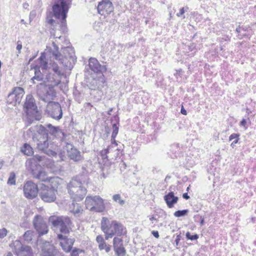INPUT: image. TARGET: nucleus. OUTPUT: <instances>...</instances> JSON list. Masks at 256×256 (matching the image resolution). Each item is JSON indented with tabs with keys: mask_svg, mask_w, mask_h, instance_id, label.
<instances>
[{
	"mask_svg": "<svg viewBox=\"0 0 256 256\" xmlns=\"http://www.w3.org/2000/svg\"><path fill=\"white\" fill-rule=\"evenodd\" d=\"M31 134L32 141L36 148L42 151L46 150L48 146V134H54L56 132V128L51 124H48L46 126L42 125H36L30 127L28 130Z\"/></svg>",
	"mask_w": 256,
	"mask_h": 256,
	"instance_id": "nucleus-1",
	"label": "nucleus"
},
{
	"mask_svg": "<svg viewBox=\"0 0 256 256\" xmlns=\"http://www.w3.org/2000/svg\"><path fill=\"white\" fill-rule=\"evenodd\" d=\"M39 60L40 68L42 70V72L46 74L45 78L46 81L54 86L59 84L64 72L58 64L54 62L48 63L42 56H40Z\"/></svg>",
	"mask_w": 256,
	"mask_h": 256,
	"instance_id": "nucleus-2",
	"label": "nucleus"
},
{
	"mask_svg": "<svg viewBox=\"0 0 256 256\" xmlns=\"http://www.w3.org/2000/svg\"><path fill=\"white\" fill-rule=\"evenodd\" d=\"M52 46L53 49L50 50V52L55 59L58 60L66 70H72L76 61L74 48L70 46L62 48L60 52L58 47L54 42Z\"/></svg>",
	"mask_w": 256,
	"mask_h": 256,
	"instance_id": "nucleus-3",
	"label": "nucleus"
},
{
	"mask_svg": "<svg viewBox=\"0 0 256 256\" xmlns=\"http://www.w3.org/2000/svg\"><path fill=\"white\" fill-rule=\"evenodd\" d=\"M24 110L26 114L24 121L26 126H30L35 120L39 121L42 118L41 112L38 110L34 99L32 95L26 96Z\"/></svg>",
	"mask_w": 256,
	"mask_h": 256,
	"instance_id": "nucleus-4",
	"label": "nucleus"
},
{
	"mask_svg": "<svg viewBox=\"0 0 256 256\" xmlns=\"http://www.w3.org/2000/svg\"><path fill=\"white\" fill-rule=\"evenodd\" d=\"M71 198L74 201H81L86 196L87 190L82 186V176H77L72 179L67 186Z\"/></svg>",
	"mask_w": 256,
	"mask_h": 256,
	"instance_id": "nucleus-5",
	"label": "nucleus"
},
{
	"mask_svg": "<svg viewBox=\"0 0 256 256\" xmlns=\"http://www.w3.org/2000/svg\"><path fill=\"white\" fill-rule=\"evenodd\" d=\"M101 229L105 234V238L108 240L114 235L122 236L125 234V228L123 226L116 220L110 221L104 217L101 222Z\"/></svg>",
	"mask_w": 256,
	"mask_h": 256,
	"instance_id": "nucleus-6",
	"label": "nucleus"
},
{
	"mask_svg": "<svg viewBox=\"0 0 256 256\" xmlns=\"http://www.w3.org/2000/svg\"><path fill=\"white\" fill-rule=\"evenodd\" d=\"M49 222L54 226L59 228L61 234H68L72 228V222L68 216H52L49 218Z\"/></svg>",
	"mask_w": 256,
	"mask_h": 256,
	"instance_id": "nucleus-7",
	"label": "nucleus"
},
{
	"mask_svg": "<svg viewBox=\"0 0 256 256\" xmlns=\"http://www.w3.org/2000/svg\"><path fill=\"white\" fill-rule=\"evenodd\" d=\"M54 86L52 84L48 86L42 83L38 85L37 94L39 98L46 102L48 103V104L53 102L52 101L56 96V92L54 89Z\"/></svg>",
	"mask_w": 256,
	"mask_h": 256,
	"instance_id": "nucleus-8",
	"label": "nucleus"
},
{
	"mask_svg": "<svg viewBox=\"0 0 256 256\" xmlns=\"http://www.w3.org/2000/svg\"><path fill=\"white\" fill-rule=\"evenodd\" d=\"M85 204L86 208L90 211L102 212L105 208L104 200L98 196H87L85 200Z\"/></svg>",
	"mask_w": 256,
	"mask_h": 256,
	"instance_id": "nucleus-9",
	"label": "nucleus"
},
{
	"mask_svg": "<svg viewBox=\"0 0 256 256\" xmlns=\"http://www.w3.org/2000/svg\"><path fill=\"white\" fill-rule=\"evenodd\" d=\"M123 46L120 44H116L114 41H109L102 46L100 52L101 55H105L116 57L122 51Z\"/></svg>",
	"mask_w": 256,
	"mask_h": 256,
	"instance_id": "nucleus-10",
	"label": "nucleus"
},
{
	"mask_svg": "<svg viewBox=\"0 0 256 256\" xmlns=\"http://www.w3.org/2000/svg\"><path fill=\"white\" fill-rule=\"evenodd\" d=\"M70 6V1L58 0L52 6V16H67Z\"/></svg>",
	"mask_w": 256,
	"mask_h": 256,
	"instance_id": "nucleus-11",
	"label": "nucleus"
},
{
	"mask_svg": "<svg viewBox=\"0 0 256 256\" xmlns=\"http://www.w3.org/2000/svg\"><path fill=\"white\" fill-rule=\"evenodd\" d=\"M56 190L50 189L48 186L42 184L40 195L42 200L45 202H51L56 200Z\"/></svg>",
	"mask_w": 256,
	"mask_h": 256,
	"instance_id": "nucleus-12",
	"label": "nucleus"
},
{
	"mask_svg": "<svg viewBox=\"0 0 256 256\" xmlns=\"http://www.w3.org/2000/svg\"><path fill=\"white\" fill-rule=\"evenodd\" d=\"M24 94V90L20 87L14 88L13 90L9 94L7 98V102L8 104L16 106L19 104Z\"/></svg>",
	"mask_w": 256,
	"mask_h": 256,
	"instance_id": "nucleus-13",
	"label": "nucleus"
},
{
	"mask_svg": "<svg viewBox=\"0 0 256 256\" xmlns=\"http://www.w3.org/2000/svg\"><path fill=\"white\" fill-rule=\"evenodd\" d=\"M48 116L55 120H60L62 116V112L60 104L57 102L49 104L46 108Z\"/></svg>",
	"mask_w": 256,
	"mask_h": 256,
	"instance_id": "nucleus-14",
	"label": "nucleus"
},
{
	"mask_svg": "<svg viewBox=\"0 0 256 256\" xmlns=\"http://www.w3.org/2000/svg\"><path fill=\"white\" fill-rule=\"evenodd\" d=\"M33 224L34 228L36 230L40 236L45 234L48 232V229L46 222L40 216L36 215L34 216L33 220Z\"/></svg>",
	"mask_w": 256,
	"mask_h": 256,
	"instance_id": "nucleus-15",
	"label": "nucleus"
},
{
	"mask_svg": "<svg viewBox=\"0 0 256 256\" xmlns=\"http://www.w3.org/2000/svg\"><path fill=\"white\" fill-rule=\"evenodd\" d=\"M24 193L28 199H33L36 197L38 193V186L32 181H28L24 186Z\"/></svg>",
	"mask_w": 256,
	"mask_h": 256,
	"instance_id": "nucleus-16",
	"label": "nucleus"
},
{
	"mask_svg": "<svg viewBox=\"0 0 256 256\" xmlns=\"http://www.w3.org/2000/svg\"><path fill=\"white\" fill-rule=\"evenodd\" d=\"M58 238L60 240V245L62 250L66 252L71 251L75 240L73 238H68L66 236L62 234H58Z\"/></svg>",
	"mask_w": 256,
	"mask_h": 256,
	"instance_id": "nucleus-17",
	"label": "nucleus"
},
{
	"mask_svg": "<svg viewBox=\"0 0 256 256\" xmlns=\"http://www.w3.org/2000/svg\"><path fill=\"white\" fill-rule=\"evenodd\" d=\"M113 10V5L110 0H102L100 2L98 6V11L102 16L110 14Z\"/></svg>",
	"mask_w": 256,
	"mask_h": 256,
	"instance_id": "nucleus-18",
	"label": "nucleus"
},
{
	"mask_svg": "<svg viewBox=\"0 0 256 256\" xmlns=\"http://www.w3.org/2000/svg\"><path fill=\"white\" fill-rule=\"evenodd\" d=\"M66 148L67 150L68 156L70 160L76 162H78L83 160L84 158L81 154V152L76 148H74L72 144H67Z\"/></svg>",
	"mask_w": 256,
	"mask_h": 256,
	"instance_id": "nucleus-19",
	"label": "nucleus"
},
{
	"mask_svg": "<svg viewBox=\"0 0 256 256\" xmlns=\"http://www.w3.org/2000/svg\"><path fill=\"white\" fill-rule=\"evenodd\" d=\"M88 66L92 72L97 74H102V73L106 70V66L101 65L96 58H90Z\"/></svg>",
	"mask_w": 256,
	"mask_h": 256,
	"instance_id": "nucleus-20",
	"label": "nucleus"
},
{
	"mask_svg": "<svg viewBox=\"0 0 256 256\" xmlns=\"http://www.w3.org/2000/svg\"><path fill=\"white\" fill-rule=\"evenodd\" d=\"M105 85V80L103 74L97 78H93L90 80L88 84L91 90H100L104 87Z\"/></svg>",
	"mask_w": 256,
	"mask_h": 256,
	"instance_id": "nucleus-21",
	"label": "nucleus"
},
{
	"mask_svg": "<svg viewBox=\"0 0 256 256\" xmlns=\"http://www.w3.org/2000/svg\"><path fill=\"white\" fill-rule=\"evenodd\" d=\"M164 200L168 208H172L178 202V198L175 196L172 192H169L164 197Z\"/></svg>",
	"mask_w": 256,
	"mask_h": 256,
	"instance_id": "nucleus-22",
	"label": "nucleus"
},
{
	"mask_svg": "<svg viewBox=\"0 0 256 256\" xmlns=\"http://www.w3.org/2000/svg\"><path fill=\"white\" fill-rule=\"evenodd\" d=\"M66 17H55L56 20L52 18V17H47L46 22L50 24L52 26H56L57 24L60 22V25L62 30H64L66 26Z\"/></svg>",
	"mask_w": 256,
	"mask_h": 256,
	"instance_id": "nucleus-23",
	"label": "nucleus"
},
{
	"mask_svg": "<svg viewBox=\"0 0 256 256\" xmlns=\"http://www.w3.org/2000/svg\"><path fill=\"white\" fill-rule=\"evenodd\" d=\"M32 173L34 176V178L38 179L42 182H47L48 180V179L50 177H48L46 173L43 170H40L38 171L36 170H34L32 168Z\"/></svg>",
	"mask_w": 256,
	"mask_h": 256,
	"instance_id": "nucleus-24",
	"label": "nucleus"
},
{
	"mask_svg": "<svg viewBox=\"0 0 256 256\" xmlns=\"http://www.w3.org/2000/svg\"><path fill=\"white\" fill-rule=\"evenodd\" d=\"M96 240L98 244V248L100 250H104L106 252H108L111 250V246L109 244H106L102 236H98Z\"/></svg>",
	"mask_w": 256,
	"mask_h": 256,
	"instance_id": "nucleus-25",
	"label": "nucleus"
},
{
	"mask_svg": "<svg viewBox=\"0 0 256 256\" xmlns=\"http://www.w3.org/2000/svg\"><path fill=\"white\" fill-rule=\"evenodd\" d=\"M117 146L118 144L116 143V140L115 142L111 141V144L110 146H108L106 148L102 151V155L104 156V155L109 154L116 150H120L117 148ZM108 156H106V158Z\"/></svg>",
	"mask_w": 256,
	"mask_h": 256,
	"instance_id": "nucleus-26",
	"label": "nucleus"
},
{
	"mask_svg": "<svg viewBox=\"0 0 256 256\" xmlns=\"http://www.w3.org/2000/svg\"><path fill=\"white\" fill-rule=\"evenodd\" d=\"M62 181V180L58 176L50 177L48 180L51 186L50 188L57 191L58 186L60 184Z\"/></svg>",
	"mask_w": 256,
	"mask_h": 256,
	"instance_id": "nucleus-27",
	"label": "nucleus"
},
{
	"mask_svg": "<svg viewBox=\"0 0 256 256\" xmlns=\"http://www.w3.org/2000/svg\"><path fill=\"white\" fill-rule=\"evenodd\" d=\"M70 211L74 216H78L82 213L83 210L78 204L72 202L70 206Z\"/></svg>",
	"mask_w": 256,
	"mask_h": 256,
	"instance_id": "nucleus-28",
	"label": "nucleus"
},
{
	"mask_svg": "<svg viewBox=\"0 0 256 256\" xmlns=\"http://www.w3.org/2000/svg\"><path fill=\"white\" fill-rule=\"evenodd\" d=\"M21 152L25 155L30 156L34 154V150L30 144L25 143L21 148Z\"/></svg>",
	"mask_w": 256,
	"mask_h": 256,
	"instance_id": "nucleus-29",
	"label": "nucleus"
},
{
	"mask_svg": "<svg viewBox=\"0 0 256 256\" xmlns=\"http://www.w3.org/2000/svg\"><path fill=\"white\" fill-rule=\"evenodd\" d=\"M13 245L14 252L18 256L20 254V252L25 248V246H24L19 240H16L14 242Z\"/></svg>",
	"mask_w": 256,
	"mask_h": 256,
	"instance_id": "nucleus-30",
	"label": "nucleus"
},
{
	"mask_svg": "<svg viewBox=\"0 0 256 256\" xmlns=\"http://www.w3.org/2000/svg\"><path fill=\"white\" fill-rule=\"evenodd\" d=\"M18 256H33L31 248L29 246H25V248L20 252Z\"/></svg>",
	"mask_w": 256,
	"mask_h": 256,
	"instance_id": "nucleus-31",
	"label": "nucleus"
},
{
	"mask_svg": "<svg viewBox=\"0 0 256 256\" xmlns=\"http://www.w3.org/2000/svg\"><path fill=\"white\" fill-rule=\"evenodd\" d=\"M114 249L124 248L123 240L122 238L115 237L113 240Z\"/></svg>",
	"mask_w": 256,
	"mask_h": 256,
	"instance_id": "nucleus-32",
	"label": "nucleus"
},
{
	"mask_svg": "<svg viewBox=\"0 0 256 256\" xmlns=\"http://www.w3.org/2000/svg\"><path fill=\"white\" fill-rule=\"evenodd\" d=\"M240 134H232L229 137V140L231 141L233 140H234L230 146L234 148L236 144H237L238 142V140H240Z\"/></svg>",
	"mask_w": 256,
	"mask_h": 256,
	"instance_id": "nucleus-33",
	"label": "nucleus"
},
{
	"mask_svg": "<svg viewBox=\"0 0 256 256\" xmlns=\"http://www.w3.org/2000/svg\"><path fill=\"white\" fill-rule=\"evenodd\" d=\"M118 132V126L117 124H112V132L111 137V141L115 142V138Z\"/></svg>",
	"mask_w": 256,
	"mask_h": 256,
	"instance_id": "nucleus-34",
	"label": "nucleus"
},
{
	"mask_svg": "<svg viewBox=\"0 0 256 256\" xmlns=\"http://www.w3.org/2000/svg\"><path fill=\"white\" fill-rule=\"evenodd\" d=\"M43 78V74L40 70H37L36 69L34 76L32 78V80L33 82L34 83V80H36L38 81H41Z\"/></svg>",
	"mask_w": 256,
	"mask_h": 256,
	"instance_id": "nucleus-35",
	"label": "nucleus"
},
{
	"mask_svg": "<svg viewBox=\"0 0 256 256\" xmlns=\"http://www.w3.org/2000/svg\"><path fill=\"white\" fill-rule=\"evenodd\" d=\"M188 210L187 209L183 210H178L175 212L174 214V216L179 218L186 216L188 212Z\"/></svg>",
	"mask_w": 256,
	"mask_h": 256,
	"instance_id": "nucleus-36",
	"label": "nucleus"
},
{
	"mask_svg": "<svg viewBox=\"0 0 256 256\" xmlns=\"http://www.w3.org/2000/svg\"><path fill=\"white\" fill-rule=\"evenodd\" d=\"M16 178L15 173L14 172H11L8 180V184L9 185H14L16 184Z\"/></svg>",
	"mask_w": 256,
	"mask_h": 256,
	"instance_id": "nucleus-37",
	"label": "nucleus"
},
{
	"mask_svg": "<svg viewBox=\"0 0 256 256\" xmlns=\"http://www.w3.org/2000/svg\"><path fill=\"white\" fill-rule=\"evenodd\" d=\"M112 200L120 206H123L124 204V200L122 199L120 194H114L112 196Z\"/></svg>",
	"mask_w": 256,
	"mask_h": 256,
	"instance_id": "nucleus-38",
	"label": "nucleus"
},
{
	"mask_svg": "<svg viewBox=\"0 0 256 256\" xmlns=\"http://www.w3.org/2000/svg\"><path fill=\"white\" fill-rule=\"evenodd\" d=\"M114 250L118 256H125L126 254V250L124 248H116L114 249Z\"/></svg>",
	"mask_w": 256,
	"mask_h": 256,
	"instance_id": "nucleus-39",
	"label": "nucleus"
},
{
	"mask_svg": "<svg viewBox=\"0 0 256 256\" xmlns=\"http://www.w3.org/2000/svg\"><path fill=\"white\" fill-rule=\"evenodd\" d=\"M24 240L26 241L31 240L32 239V232L30 230H27L24 234Z\"/></svg>",
	"mask_w": 256,
	"mask_h": 256,
	"instance_id": "nucleus-40",
	"label": "nucleus"
},
{
	"mask_svg": "<svg viewBox=\"0 0 256 256\" xmlns=\"http://www.w3.org/2000/svg\"><path fill=\"white\" fill-rule=\"evenodd\" d=\"M186 236L187 239L191 240H196L198 238V236L197 234L191 235L190 232H187Z\"/></svg>",
	"mask_w": 256,
	"mask_h": 256,
	"instance_id": "nucleus-41",
	"label": "nucleus"
},
{
	"mask_svg": "<svg viewBox=\"0 0 256 256\" xmlns=\"http://www.w3.org/2000/svg\"><path fill=\"white\" fill-rule=\"evenodd\" d=\"M70 256H79V254L82 252V250L74 248L72 250Z\"/></svg>",
	"mask_w": 256,
	"mask_h": 256,
	"instance_id": "nucleus-42",
	"label": "nucleus"
},
{
	"mask_svg": "<svg viewBox=\"0 0 256 256\" xmlns=\"http://www.w3.org/2000/svg\"><path fill=\"white\" fill-rule=\"evenodd\" d=\"M171 150L172 152L176 154L180 151L179 144H174L171 146Z\"/></svg>",
	"mask_w": 256,
	"mask_h": 256,
	"instance_id": "nucleus-43",
	"label": "nucleus"
},
{
	"mask_svg": "<svg viewBox=\"0 0 256 256\" xmlns=\"http://www.w3.org/2000/svg\"><path fill=\"white\" fill-rule=\"evenodd\" d=\"M103 25V23L100 21L96 22L94 24V28L96 30H98L100 28H102V26Z\"/></svg>",
	"mask_w": 256,
	"mask_h": 256,
	"instance_id": "nucleus-44",
	"label": "nucleus"
},
{
	"mask_svg": "<svg viewBox=\"0 0 256 256\" xmlns=\"http://www.w3.org/2000/svg\"><path fill=\"white\" fill-rule=\"evenodd\" d=\"M42 156H40L39 155H36L34 156L31 160L30 162L32 163L33 162H41L42 160Z\"/></svg>",
	"mask_w": 256,
	"mask_h": 256,
	"instance_id": "nucleus-45",
	"label": "nucleus"
},
{
	"mask_svg": "<svg viewBox=\"0 0 256 256\" xmlns=\"http://www.w3.org/2000/svg\"><path fill=\"white\" fill-rule=\"evenodd\" d=\"M8 233L7 230L5 228H3L0 230V238H4L6 236Z\"/></svg>",
	"mask_w": 256,
	"mask_h": 256,
	"instance_id": "nucleus-46",
	"label": "nucleus"
},
{
	"mask_svg": "<svg viewBox=\"0 0 256 256\" xmlns=\"http://www.w3.org/2000/svg\"><path fill=\"white\" fill-rule=\"evenodd\" d=\"M176 73L174 74V76H176V79L178 78V76L181 77L182 74L183 72L181 68H180L176 70Z\"/></svg>",
	"mask_w": 256,
	"mask_h": 256,
	"instance_id": "nucleus-47",
	"label": "nucleus"
},
{
	"mask_svg": "<svg viewBox=\"0 0 256 256\" xmlns=\"http://www.w3.org/2000/svg\"><path fill=\"white\" fill-rule=\"evenodd\" d=\"M22 48V42L20 41L18 42V44L16 46V50H18V54H20L21 52V50Z\"/></svg>",
	"mask_w": 256,
	"mask_h": 256,
	"instance_id": "nucleus-48",
	"label": "nucleus"
},
{
	"mask_svg": "<svg viewBox=\"0 0 256 256\" xmlns=\"http://www.w3.org/2000/svg\"><path fill=\"white\" fill-rule=\"evenodd\" d=\"M120 169L121 171L124 170L126 166V163L124 162H120Z\"/></svg>",
	"mask_w": 256,
	"mask_h": 256,
	"instance_id": "nucleus-49",
	"label": "nucleus"
},
{
	"mask_svg": "<svg viewBox=\"0 0 256 256\" xmlns=\"http://www.w3.org/2000/svg\"><path fill=\"white\" fill-rule=\"evenodd\" d=\"M240 126L244 127L245 128H247L246 126V121L245 119L243 118L242 121L240 122Z\"/></svg>",
	"mask_w": 256,
	"mask_h": 256,
	"instance_id": "nucleus-50",
	"label": "nucleus"
},
{
	"mask_svg": "<svg viewBox=\"0 0 256 256\" xmlns=\"http://www.w3.org/2000/svg\"><path fill=\"white\" fill-rule=\"evenodd\" d=\"M180 238H181V236H180V234L177 235V236L176 237V239L175 240V242H176V247L178 246L179 242L180 240Z\"/></svg>",
	"mask_w": 256,
	"mask_h": 256,
	"instance_id": "nucleus-51",
	"label": "nucleus"
},
{
	"mask_svg": "<svg viewBox=\"0 0 256 256\" xmlns=\"http://www.w3.org/2000/svg\"><path fill=\"white\" fill-rule=\"evenodd\" d=\"M152 234L155 238H157L160 236L158 232V231L153 230L152 231Z\"/></svg>",
	"mask_w": 256,
	"mask_h": 256,
	"instance_id": "nucleus-52",
	"label": "nucleus"
},
{
	"mask_svg": "<svg viewBox=\"0 0 256 256\" xmlns=\"http://www.w3.org/2000/svg\"><path fill=\"white\" fill-rule=\"evenodd\" d=\"M184 13V8H182L180 9V12L176 14V16H180V15H182Z\"/></svg>",
	"mask_w": 256,
	"mask_h": 256,
	"instance_id": "nucleus-53",
	"label": "nucleus"
},
{
	"mask_svg": "<svg viewBox=\"0 0 256 256\" xmlns=\"http://www.w3.org/2000/svg\"><path fill=\"white\" fill-rule=\"evenodd\" d=\"M182 198L186 200H188L190 198V196L186 192L182 194Z\"/></svg>",
	"mask_w": 256,
	"mask_h": 256,
	"instance_id": "nucleus-54",
	"label": "nucleus"
},
{
	"mask_svg": "<svg viewBox=\"0 0 256 256\" xmlns=\"http://www.w3.org/2000/svg\"><path fill=\"white\" fill-rule=\"evenodd\" d=\"M180 112L184 115H186V114H187L186 110L183 108V106H182V108H181Z\"/></svg>",
	"mask_w": 256,
	"mask_h": 256,
	"instance_id": "nucleus-55",
	"label": "nucleus"
},
{
	"mask_svg": "<svg viewBox=\"0 0 256 256\" xmlns=\"http://www.w3.org/2000/svg\"><path fill=\"white\" fill-rule=\"evenodd\" d=\"M200 225L202 226L204 224V218L202 216H200Z\"/></svg>",
	"mask_w": 256,
	"mask_h": 256,
	"instance_id": "nucleus-56",
	"label": "nucleus"
},
{
	"mask_svg": "<svg viewBox=\"0 0 256 256\" xmlns=\"http://www.w3.org/2000/svg\"><path fill=\"white\" fill-rule=\"evenodd\" d=\"M28 6L29 5L27 2H24L23 4V8L25 9H27Z\"/></svg>",
	"mask_w": 256,
	"mask_h": 256,
	"instance_id": "nucleus-57",
	"label": "nucleus"
},
{
	"mask_svg": "<svg viewBox=\"0 0 256 256\" xmlns=\"http://www.w3.org/2000/svg\"><path fill=\"white\" fill-rule=\"evenodd\" d=\"M4 163V160H0V170L2 167Z\"/></svg>",
	"mask_w": 256,
	"mask_h": 256,
	"instance_id": "nucleus-58",
	"label": "nucleus"
},
{
	"mask_svg": "<svg viewBox=\"0 0 256 256\" xmlns=\"http://www.w3.org/2000/svg\"><path fill=\"white\" fill-rule=\"evenodd\" d=\"M150 220H156V218L154 216H151L150 218Z\"/></svg>",
	"mask_w": 256,
	"mask_h": 256,
	"instance_id": "nucleus-59",
	"label": "nucleus"
},
{
	"mask_svg": "<svg viewBox=\"0 0 256 256\" xmlns=\"http://www.w3.org/2000/svg\"><path fill=\"white\" fill-rule=\"evenodd\" d=\"M236 32L238 33L240 32V27H239V28H236Z\"/></svg>",
	"mask_w": 256,
	"mask_h": 256,
	"instance_id": "nucleus-60",
	"label": "nucleus"
},
{
	"mask_svg": "<svg viewBox=\"0 0 256 256\" xmlns=\"http://www.w3.org/2000/svg\"><path fill=\"white\" fill-rule=\"evenodd\" d=\"M12 256V254L11 253V252H8V254H7V256Z\"/></svg>",
	"mask_w": 256,
	"mask_h": 256,
	"instance_id": "nucleus-61",
	"label": "nucleus"
},
{
	"mask_svg": "<svg viewBox=\"0 0 256 256\" xmlns=\"http://www.w3.org/2000/svg\"><path fill=\"white\" fill-rule=\"evenodd\" d=\"M21 23L24 24H26V22H24V20H21Z\"/></svg>",
	"mask_w": 256,
	"mask_h": 256,
	"instance_id": "nucleus-62",
	"label": "nucleus"
},
{
	"mask_svg": "<svg viewBox=\"0 0 256 256\" xmlns=\"http://www.w3.org/2000/svg\"><path fill=\"white\" fill-rule=\"evenodd\" d=\"M29 20V22H30V21H31L30 17H29V20Z\"/></svg>",
	"mask_w": 256,
	"mask_h": 256,
	"instance_id": "nucleus-63",
	"label": "nucleus"
},
{
	"mask_svg": "<svg viewBox=\"0 0 256 256\" xmlns=\"http://www.w3.org/2000/svg\"><path fill=\"white\" fill-rule=\"evenodd\" d=\"M189 190V187H188L187 190L188 191Z\"/></svg>",
	"mask_w": 256,
	"mask_h": 256,
	"instance_id": "nucleus-64",
	"label": "nucleus"
}]
</instances>
